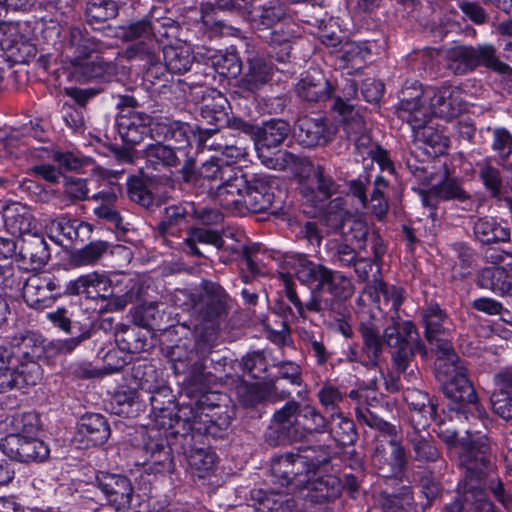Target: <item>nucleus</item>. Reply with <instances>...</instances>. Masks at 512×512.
Instances as JSON below:
<instances>
[{"label": "nucleus", "mask_w": 512, "mask_h": 512, "mask_svg": "<svg viewBox=\"0 0 512 512\" xmlns=\"http://www.w3.org/2000/svg\"><path fill=\"white\" fill-rule=\"evenodd\" d=\"M472 57L474 70L479 66H484L498 73H507L510 67L503 63L496 53V48L492 44H479L472 46Z\"/></svg>", "instance_id": "59"}, {"label": "nucleus", "mask_w": 512, "mask_h": 512, "mask_svg": "<svg viewBox=\"0 0 512 512\" xmlns=\"http://www.w3.org/2000/svg\"><path fill=\"white\" fill-rule=\"evenodd\" d=\"M51 283L44 278L32 276L28 278L23 287V298L25 302L33 308H42L47 300L50 299L48 286Z\"/></svg>", "instance_id": "58"}, {"label": "nucleus", "mask_w": 512, "mask_h": 512, "mask_svg": "<svg viewBox=\"0 0 512 512\" xmlns=\"http://www.w3.org/2000/svg\"><path fill=\"white\" fill-rule=\"evenodd\" d=\"M291 132L290 124L282 119H272L258 126L254 140L258 158L269 169L288 171L293 175L307 172L312 163L307 157H299L286 150L271 152L279 147Z\"/></svg>", "instance_id": "4"}, {"label": "nucleus", "mask_w": 512, "mask_h": 512, "mask_svg": "<svg viewBox=\"0 0 512 512\" xmlns=\"http://www.w3.org/2000/svg\"><path fill=\"white\" fill-rule=\"evenodd\" d=\"M191 439L181 435V426L169 424L166 439H149L144 447L146 463L156 473H172L175 469L173 453H186V443Z\"/></svg>", "instance_id": "12"}, {"label": "nucleus", "mask_w": 512, "mask_h": 512, "mask_svg": "<svg viewBox=\"0 0 512 512\" xmlns=\"http://www.w3.org/2000/svg\"><path fill=\"white\" fill-rule=\"evenodd\" d=\"M215 71L226 78H236L242 71V62L235 51L219 52L211 56Z\"/></svg>", "instance_id": "62"}, {"label": "nucleus", "mask_w": 512, "mask_h": 512, "mask_svg": "<svg viewBox=\"0 0 512 512\" xmlns=\"http://www.w3.org/2000/svg\"><path fill=\"white\" fill-rule=\"evenodd\" d=\"M166 67L171 74H184L188 72L193 63L195 57L188 47H163L162 51Z\"/></svg>", "instance_id": "56"}, {"label": "nucleus", "mask_w": 512, "mask_h": 512, "mask_svg": "<svg viewBox=\"0 0 512 512\" xmlns=\"http://www.w3.org/2000/svg\"><path fill=\"white\" fill-rule=\"evenodd\" d=\"M391 447L390 462L386 458L385 449L382 445H376L373 461L380 465L389 464L394 476L402 475L408 465V458L405 447L397 439H389Z\"/></svg>", "instance_id": "50"}, {"label": "nucleus", "mask_w": 512, "mask_h": 512, "mask_svg": "<svg viewBox=\"0 0 512 512\" xmlns=\"http://www.w3.org/2000/svg\"><path fill=\"white\" fill-rule=\"evenodd\" d=\"M118 13L116 0H87L85 4L86 23L94 30H100L104 23L116 18Z\"/></svg>", "instance_id": "44"}, {"label": "nucleus", "mask_w": 512, "mask_h": 512, "mask_svg": "<svg viewBox=\"0 0 512 512\" xmlns=\"http://www.w3.org/2000/svg\"><path fill=\"white\" fill-rule=\"evenodd\" d=\"M475 238L484 245L507 242L510 240V229L501 226L495 219L481 217L474 222Z\"/></svg>", "instance_id": "47"}, {"label": "nucleus", "mask_w": 512, "mask_h": 512, "mask_svg": "<svg viewBox=\"0 0 512 512\" xmlns=\"http://www.w3.org/2000/svg\"><path fill=\"white\" fill-rule=\"evenodd\" d=\"M359 332L363 341V352L368 358V365L376 367L382 355V346L386 345L384 335L380 337L378 327L372 322H362Z\"/></svg>", "instance_id": "49"}, {"label": "nucleus", "mask_w": 512, "mask_h": 512, "mask_svg": "<svg viewBox=\"0 0 512 512\" xmlns=\"http://www.w3.org/2000/svg\"><path fill=\"white\" fill-rule=\"evenodd\" d=\"M446 67L455 75H465L474 71L472 45L451 47L445 54Z\"/></svg>", "instance_id": "54"}, {"label": "nucleus", "mask_w": 512, "mask_h": 512, "mask_svg": "<svg viewBox=\"0 0 512 512\" xmlns=\"http://www.w3.org/2000/svg\"><path fill=\"white\" fill-rule=\"evenodd\" d=\"M128 198L141 207L151 210L154 206V196L149 190L146 181L136 175H132L127 180Z\"/></svg>", "instance_id": "61"}, {"label": "nucleus", "mask_w": 512, "mask_h": 512, "mask_svg": "<svg viewBox=\"0 0 512 512\" xmlns=\"http://www.w3.org/2000/svg\"><path fill=\"white\" fill-rule=\"evenodd\" d=\"M332 109L342 117L344 129L348 137H354L367 132L363 116L355 109L354 105L346 103L340 96L333 100Z\"/></svg>", "instance_id": "51"}, {"label": "nucleus", "mask_w": 512, "mask_h": 512, "mask_svg": "<svg viewBox=\"0 0 512 512\" xmlns=\"http://www.w3.org/2000/svg\"><path fill=\"white\" fill-rule=\"evenodd\" d=\"M442 365L440 367V359H437V370L448 377L442 384V391L452 401L449 409L455 413L454 418L467 421L477 419L484 424L488 418L487 412L480 405L477 393L466 375V368L459 356L457 355L456 361L443 360Z\"/></svg>", "instance_id": "5"}, {"label": "nucleus", "mask_w": 512, "mask_h": 512, "mask_svg": "<svg viewBox=\"0 0 512 512\" xmlns=\"http://www.w3.org/2000/svg\"><path fill=\"white\" fill-rule=\"evenodd\" d=\"M165 141L154 138V142L140 150V157L145 160L146 167L156 171L177 168L181 164L180 153Z\"/></svg>", "instance_id": "31"}, {"label": "nucleus", "mask_w": 512, "mask_h": 512, "mask_svg": "<svg viewBox=\"0 0 512 512\" xmlns=\"http://www.w3.org/2000/svg\"><path fill=\"white\" fill-rule=\"evenodd\" d=\"M185 344H176L166 350V357L171 363V368L176 375L186 374L190 369V362L195 358L196 353Z\"/></svg>", "instance_id": "64"}, {"label": "nucleus", "mask_w": 512, "mask_h": 512, "mask_svg": "<svg viewBox=\"0 0 512 512\" xmlns=\"http://www.w3.org/2000/svg\"><path fill=\"white\" fill-rule=\"evenodd\" d=\"M110 279L103 273L91 272L79 276L67 283L64 293L71 296H82L85 299H108L106 309L116 311L124 309L128 303L140 295V287L136 282L130 281L126 285V292L122 295L111 296Z\"/></svg>", "instance_id": "11"}, {"label": "nucleus", "mask_w": 512, "mask_h": 512, "mask_svg": "<svg viewBox=\"0 0 512 512\" xmlns=\"http://www.w3.org/2000/svg\"><path fill=\"white\" fill-rule=\"evenodd\" d=\"M156 369L151 364L138 365L135 368V377L140 379V388L150 394L149 402L156 417H169V423L175 424V417H171L174 407L172 391L164 385H154L153 377Z\"/></svg>", "instance_id": "17"}, {"label": "nucleus", "mask_w": 512, "mask_h": 512, "mask_svg": "<svg viewBox=\"0 0 512 512\" xmlns=\"http://www.w3.org/2000/svg\"><path fill=\"white\" fill-rule=\"evenodd\" d=\"M232 417L226 407L212 402L210 395L202 394L197 400L183 403L176 412V424L181 426V435L191 440L186 443L185 456L189 467L199 478L206 477L213 469L215 455L202 439L205 436L220 437L228 429Z\"/></svg>", "instance_id": "1"}, {"label": "nucleus", "mask_w": 512, "mask_h": 512, "mask_svg": "<svg viewBox=\"0 0 512 512\" xmlns=\"http://www.w3.org/2000/svg\"><path fill=\"white\" fill-rule=\"evenodd\" d=\"M95 484L117 510L135 509L133 486L126 476L99 471L95 475Z\"/></svg>", "instance_id": "18"}, {"label": "nucleus", "mask_w": 512, "mask_h": 512, "mask_svg": "<svg viewBox=\"0 0 512 512\" xmlns=\"http://www.w3.org/2000/svg\"><path fill=\"white\" fill-rule=\"evenodd\" d=\"M351 218L350 212L346 209L345 199L336 197L327 205L321 217V222L326 227L327 235L341 234Z\"/></svg>", "instance_id": "46"}, {"label": "nucleus", "mask_w": 512, "mask_h": 512, "mask_svg": "<svg viewBox=\"0 0 512 512\" xmlns=\"http://www.w3.org/2000/svg\"><path fill=\"white\" fill-rule=\"evenodd\" d=\"M115 342L118 348L127 353H140L145 350L147 338L139 326L120 324L115 330Z\"/></svg>", "instance_id": "52"}, {"label": "nucleus", "mask_w": 512, "mask_h": 512, "mask_svg": "<svg viewBox=\"0 0 512 512\" xmlns=\"http://www.w3.org/2000/svg\"><path fill=\"white\" fill-rule=\"evenodd\" d=\"M396 114L409 125L419 126L429 121V108L422 88L417 82L404 86L400 91Z\"/></svg>", "instance_id": "23"}, {"label": "nucleus", "mask_w": 512, "mask_h": 512, "mask_svg": "<svg viewBox=\"0 0 512 512\" xmlns=\"http://www.w3.org/2000/svg\"><path fill=\"white\" fill-rule=\"evenodd\" d=\"M103 49L104 43L91 36L85 28L71 27L64 39L63 54L74 67Z\"/></svg>", "instance_id": "26"}, {"label": "nucleus", "mask_w": 512, "mask_h": 512, "mask_svg": "<svg viewBox=\"0 0 512 512\" xmlns=\"http://www.w3.org/2000/svg\"><path fill=\"white\" fill-rule=\"evenodd\" d=\"M38 418L34 413L12 417L13 432L0 440L1 451L11 460L21 463L43 462L49 457L48 446L35 435Z\"/></svg>", "instance_id": "7"}, {"label": "nucleus", "mask_w": 512, "mask_h": 512, "mask_svg": "<svg viewBox=\"0 0 512 512\" xmlns=\"http://www.w3.org/2000/svg\"><path fill=\"white\" fill-rule=\"evenodd\" d=\"M242 187L229 197L224 209L238 215L261 213L270 209L279 187L276 177L266 174L246 175L242 171Z\"/></svg>", "instance_id": "9"}, {"label": "nucleus", "mask_w": 512, "mask_h": 512, "mask_svg": "<svg viewBox=\"0 0 512 512\" xmlns=\"http://www.w3.org/2000/svg\"><path fill=\"white\" fill-rule=\"evenodd\" d=\"M228 109L230 105L227 98L216 90L203 97L200 108L201 124L197 125L198 146L214 148V143L208 141L221 129L228 127Z\"/></svg>", "instance_id": "15"}, {"label": "nucleus", "mask_w": 512, "mask_h": 512, "mask_svg": "<svg viewBox=\"0 0 512 512\" xmlns=\"http://www.w3.org/2000/svg\"><path fill=\"white\" fill-rule=\"evenodd\" d=\"M327 419L314 405L289 400L274 412L272 423L275 426H270L265 433L266 442L278 446L325 434Z\"/></svg>", "instance_id": "2"}, {"label": "nucleus", "mask_w": 512, "mask_h": 512, "mask_svg": "<svg viewBox=\"0 0 512 512\" xmlns=\"http://www.w3.org/2000/svg\"><path fill=\"white\" fill-rule=\"evenodd\" d=\"M478 285L505 297L512 291V278L504 267H487L479 273Z\"/></svg>", "instance_id": "48"}, {"label": "nucleus", "mask_w": 512, "mask_h": 512, "mask_svg": "<svg viewBox=\"0 0 512 512\" xmlns=\"http://www.w3.org/2000/svg\"><path fill=\"white\" fill-rule=\"evenodd\" d=\"M77 432L82 441H86V446H98L107 442L111 430L104 416L86 413L78 422Z\"/></svg>", "instance_id": "35"}, {"label": "nucleus", "mask_w": 512, "mask_h": 512, "mask_svg": "<svg viewBox=\"0 0 512 512\" xmlns=\"http://www.w3.org/2000/svg\"><path fill=\"white\" fill-rule=\"evenodd\" d=\"M195 206L191 202H181L170 205L164 209L162 220L157 225V232L164 241L171 246V243L182 241L181 233L189 232Z\"/></svg>", "instance_id": "19"}, {"label": "nucleus", "mask_w": 512, "mask_h": 512, "mask_svg": "<svg viewBox=\"0 0 512 512\" xmlns=\"http://www.w3.org/2000/svg\"><path fill=\"white\" fill-rule=\"evenodd\" d=\"M413 132V143L419 149H424L426 154L437 156L443 154L449 146V139L437 129L422 123V125H410Z\"/></svg>", "instance_id": "38"}, {"label": "nucleus", "mask_w": 512, "mask_h": 512, "mask_svg": "<svg viewBox=\"0 0 512 512\" xmlns=\"http://www.w3.org/2000/svg\"><path fill=\"white\" fill-rule=\"evenodd\" d=\"M421 318L425 327V338L437 359H440V367L443 366V360L456 361L457 354L447 338L451 322L445 311L438 304H431L421 310Z\"/></svg>", "instance_id": "13"}, {"label": "nucleus", "mask_w": 512, "mask_h": 512, "mask_svg": "<svg viewBox=\"0 0 512 512\" xmlns=\"http://www.w3.org/2000/svg\"><path fill=\"white\" fill-rule=\"evenodd\" d=\"M300 37L299 27L293 23H284L277 29H270L259 33L260 38L270 47L269 55L281 64H288L294 58L292 45Z\"/></svg>", "instance_id": "24"}, {"label": "nucleus", "mask_w": 512, "mask_h": 512, "mask_svg": "<svg viewBox=\"0 0 512 512\" xmlns=\"http://www.w3.org/2000/svg\"><path fill=\"white\" fill-rule=\"evenodd\" d=\"M200 180L210 183L214 200L223 208L236 189L242 187V169L221 159H212L199 167Z\"/></svg>", "instance_id": "14"}, {"label": "nucleus", "mask_w": 512, "mask_h": 512, "mask_svg": "<svg viewBox=\"0 0 512 512\" xmlns=\"http://www.w3.org/2000/svg\"><path fill=\"white\" fill-rule=\"evenodd\" d=\"M75 75L83 81H95L102 84L109 83L117 75V65L112 61H105L96 57L92 61H83L74 66Z\"/></svg>", "instance_id": "37"}, {"label": "nucleus", "mask_w": 512, "mask_h": 512, "mask_svg": "<svg viewBox=\"0 0 512 512\" xmlns=\"http://www.w3.org/2000/svg\"><path fill=\"white\" fill-rule=\"evenodd\" d=\"M299 98L307 102H321L330 98L332 86L319 72L307 74L296 85Z\"/></svg>", "instance_id": "39"}, {"label": "nucleus", "mask_w": 512, "mask_h": 512, "mask_svg": "<svg viewBox=\"0 0 512 512\" xmlns=\"http://www.w3.org/2000/svg\"><path fill=\"white\" fill-rule=\"evenodd\" d=\"M19 254L23 260L30 262L33 269L41 268L50 258L48 244L38 234H28L20 240Z\"/></svg>", "instance_id": "42"}, {"label": "nucleus", "mask_w": 512, "mask_h": 512, "mask_svg": "<svg viewBox=\"0 0 512 512\" xmlns=\"http://www.w3.org/2000/svg\"><path fill=\"white\" fill-rule=\"evenodd\" d=\"M432 194L437 195L440 201H458L464 204L463 209L470 211L473 206L471 195L464 190L455 178H447L441 183L432 186Z\"/></svg>", "instance_id": "53"}, {"label": "nucleus", "mask_w": 512, "mask_h": 512, "mask_svg": "<svg viewBox=\"0 0 512 512\" xmlns=\"http://www.w3.org/2000/svg\"><path fill=\"white\" fill-rule=\"evenodd\" d=\"M152 117L143 112H129L117 118V130L123 142L131 146L139 145L152 135Z\"/></svg>", "instance_id": "28"}, {"label": "nucleus", "mask_w": 512, "mask_h": 512, "mask_svg": "<svg viewBox=\"0 0 512 512\" xmlns=\"http://www.w3.org/2000/svg\"><path fill=\"white\" fill-rule=\"evenodd\" d=\"M152 137L165 142H173L176 145L174 148L182 154L183 148L190 145L192 137L198 142V129L197 125L192 127L185 122L166 119L154 123Z\"/></svg>", "instance_id": "29"}, {"label": "nucleus", "mask_w": 512, "mask_h": 512, "mask_svg": "<svg viewBox=\"0 0 512 512\" xmlns=\"http://www.w3.org/2000/svg\"><path fill=\"white\" fill-rule=\"evenodd\" d=\"M297 454L309 473L315 475L317 471L330 463L332 450L330 446L324 444L304 446L298 449Z\"/></svg>", "instance_id": "55"}, {"label": "nucleus", "mask_w": 512, "mask_h": 512, "mask_svg": "<svg viewBox=\"0 0 512 512\" xmlns=\"http://www.w3.org/2000/svg\"><path fill=\"white\" fill-rule=\"evenodd\" d=\"M41 378L42 368L39 363H19L16 367H9L0 372V393L35 386Z\"/></svg>", "instance_id": "30"}, {"label": "nucleus", "mask_w": 512, "mask_h": 512, "mask_svg": "<svg viewBox=\"0 0 512 512\" xmlns=\"http://www.w3.org/2000/svg\"><path fill=\"white\" fill-rule=\"evenodd\" d=\"M248 7L245 19L257 36L288 17L287 7L280 0H250Z\"/></svg>", "instance_id": "20"}, {"label": "nucleus", "mask_w": 512, "mask_h": 512, "mask_svg": "<svg viewBox=\"0 0 512 512\" xmlns=\"http://www.w3.org/2000/svg\"><path fill=\"white\" fill-rule=\"evenodd\" d=\"M338 446L353 445L357 432L353 420L345 417L341 412H333L327 419V431Z\"/></svg>", "instance_id": "45"}, {"label": "nucleus", "mask_w": 512, "mask_h": 512, "mask_svg": "<svg viewBox=\"0 0 512 512\" xmlns=\"http://www.w3.org/2000/svg\"><path fill=\"white\" fill-rule=\"evenodd\" d=\"M293 268L301 283L315 285L309 295L308 306L312 309L320 305V300H330L354 287L344 273L314 262L306 254L293 256Z\"/></svg>", "instance_id": "6"}, {"label": "nucleus", "mask_w": 512, "mask_h": 512, "mask_svg": "<svg viewBox=\"0 0 512 512\" xmlns=\"http://www.w3.org/2000/svg\"><path fill=\"white\" fill-rule=\"evenodd\" d=\"M20 364L38 363V360L49 358L48 342L32 332H27L20 338H14Z\"/></svg>", "instance_id": "40"}, {"label": "nucleus", "mask_w": 512, "mask_h": 512, "mask_svg": "<svg viewBox=\"0 0 512 512\" xmlns=\"http://www.w3.org/2000/svg\"><path fill=\"white\" fill-rule=\"evenodd\" d=\"M163 47L149 38L148 42L140 41L128 47L125 51V57L130 61L142 63V67L154 64L161 59Z\"/></svg>", "instance_id": "57"}, {"label": "nucleus", "mask_w": 512, "mask_h": 512, "mask_svg": "<svg viewBox=\"0 0 512 512\" xmlns=\"http://www.w3.org/2000/svg\"><path fill=\"white\" fill-rule=\"evenodd\" d=\"M198 244L213 245L220 250L224 249L225 241L215 230L192 228L189 229V232L182 241L171 243V247L179 249L190 256L205 257L204 253L199 249Z\"/></svg>", "instance_id": "32"}, {"label": "nucleus", "mask_w": 512, "mask_h": 512, "mask_svg": "<svg viewBox=\"0 0 512 512\" xmlns=\"http://www.w3.org/2000/svg\"><path fill=\"white\" fill-rule=\"evenodd\" d=\"M180 293L187 297L183 304L192 309V315L197 321L195 331L198 337L205 340L210 348V342L215 340L221 321L229 314L230 296L219 283L211 280H202L192 292Z\"/></svg>", "instance_id": "3"}, {"label": "nucleus", "mask_w": 512, "mask_h": 512, "mask_svg": "<svg viewBox=\"0 0 512 512\" xmlns=\"http://www.w3.org/2000/svg\"><path fill=\"white\" fill-rule=\"evenodd\" d=\"M406 434V439L411 445L413 452V459L421 463L437 462L441 460V463L446 467V462L441 459V453L436 447L434 441L427 428H411Z\"/></svg>", "instance_id": "34"}, {"label": "nucleus", "mask_w": 512, "mask_h": 512, "mask_svg": "<svg viewBox=\"0 0 512 512\" xmlns=\"http://www.w3.org/2000/svg\"><path fill=\"white\" fill-rule=\"evenodd\" d=\"M236 395L239 403L246 408H255L262 402L284 401L291 397V392L276 385L275 380L248 383L240 382L236 386Z\"/></svg>", "instance_id": "21"}, {"label": "nucleus", "mask_w": 512, "mask_h": 512, "mask_svg": "<svg viewBox=\"0 0 512 512\" xmlns=\"http://www.w3.org/2000/svg\"><path fill=\"white\" fill-rule=\"evenodd\" d=\"M248 72L239 81L238 87L254 94L271 80L272 66L264 59L255 57L249 60Z\"/></svg>", "instance_id": "43"}, {"label": "nucleus", "mask_w": 512, "mask_h": 512, "mask_svg": "<svg viewBox=\"0 0 512 512\" xmlns=\"http://www.w3.org/2000/svg\"><path fill=\"white\" fill-rule=\"evenodd\" d=\"M460 94L458 88L451 86L434 91L428 106L429 115L432 113L443 119H451L459 115L463 110Z\"/></svg>", "instance_id": "33"}, {"label": "nucleus", "mask_w": 512, "mask_h": 512, "mask_svg": "<svg viewBox=\"0 0 512 512\" xmlns=\"http://www.w3.org/2000/svg\"><path fill=\"white\" fill-rule=\"evenodd\" d=\"M107 241L97 240L86 244L83 248L75 250L70 255L71 263L74 266L93 265L98 262L109 249Z\"/></svg>", "instance_id": "60"}, {"label": "nucleus", "mask_w": 512, "mask_h": 512, "mask_svg": "<svg viewBox=\"0 0 512 512\" xmlns=\"http://www.w3.org/2000/svg\"><path fill=\"white\" fill-rule=\"evenodd\" d=\"M403 400L409 407L411 428H428L432 421L437 420L438 401L415 387L406 386Z\"/></svg>", "instance_id": "22"}, {"label": "nucleus", "mask_w": 512, "mask_h": 512, "mask_svg": "<svg viewBox=\"0 0 512 512\" xmlns=\"http://www.w3.org/2000/svg\"><path fill=\"white\" fill-rule=\"evenodd\" d=\"M271 477L275 484L290 487L293 490L306 488L311 474L297 453H285L271 461Z\"/></svg>", "instance_id": "16"}, {"label": "nucleus", "mask_w": 512, "mask_h": 512, "mask_svg": "<svg viewBox=\"0 0 512 512\" xmlns=\"http://www.w3.org/2000/svg\"><path fill=\"white\" fill-rule=\"evenodd\" d=\"M311 475L310 482L306 488L310 491V498L315 502H326L337 499L342 491V480L332 474H326L313 478Z\"/></svg>", "instance_id": "41"}, {"label": "nucleus", "mask_w": 512, "mask_h": 512, "mask_svg": "<svg viewBox=\"0 0 512 512\" xmlns=\"http://www.w3.org/2000/svg\"><path fill=\"white\" fill-rule=\"evenodd\" d=\"M417 336V329L411 321L399 322L392 318V324L384 329L386 346L390 348L392 360L407 384L417 380V373L413 369L407 371L415 353L427 355L425 345Z\"/></svg>", "instance_id": "10"}, {"label": "nucleus", "mask_w": 512, "mask_h": 512, "mask_svg": "<svg viewBox=\"0 0 512 512\" xmlns=\"http://www.w3.org/2000/svg\"><path fill=\"white\" fill-rule=\"evenodd\" d=\"M1 46L13 63H27L37 55L36 45L22 32L20 23H17L16 35L2 38Z\"/></svg>", "instance_id": "36"}, {"label": "nucleus", "mask_w": 512, "mask_h": 512, "mask_svg": "<svg viewBox=\"0 0 512 512\" xmlns=\"http://www.w3.org/2000/svg\"><path fill=\"white\" fill-rule=\"evenodd\" d=\"M459 444V466L464 473L458 490L484 485V480L495 468L487 436L469 428L466 430V437H462Z\"/></svg>", "instance_id": "8"}, {"label": "nucleus", "mask_w": 512, "mask_h": 512, "mask_svg": "<svg viewBox=\"0 0 512 512\" xmlns=\"http://www.w3.org/2000/svg\"><path fill=\"white\" fill-rule=\"evenodd\" d=\"M330 247L331 262L339 268H352L359 258V249L345 241H333Z\"/></svg>", "instance_id": "63"}, {"label": "nucleus", "mask_w": 512, "mask_h": 512, "mask_svg": "<svg viewBox=\"0 0 512 512\" xmlns=\"http://www.w3.org/2000/svg\"><path fill=\"white\" fill-rule=\"evenodd\" d=\"M355 292V286L330 300H320V305L313 308L324 318L334 321L333 327L346 338L353 336V329L350 324L351 305L350 300Z\"/></svg>", "instance_id": "25"}, {"label": "nucleus", "mask_w": 512, "mask_h": 512, "mask_svg": "<svg viewBox=\"0 0 512 512\" xmlns=\"http://www.w3.org/2000/svg\"><path fill=\"white\" fill-rule=\"evenodd\" d=\"M297 142L305 148L325 146L332 140L333 133L325 117L303 116L294 125Z\"/></svg>", "instance_id": "27"}]
</instances>
